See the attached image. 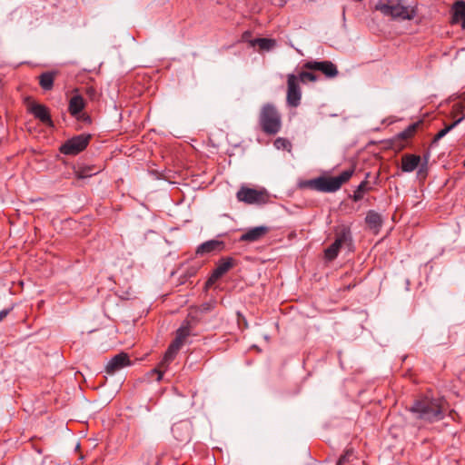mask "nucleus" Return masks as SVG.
<instances>
[{
	"instance_id": "412c9836",
	"label": "nucleus",
	"mask_w": 465,
	"mask_h": 465,
	"mask_svg": "<svg viewBox=\"0 0 465 465\" xmlns=\"http://www.w3.org/2000/svg\"><path fill=\"white\" fill-rule=\"evenodd\" d=\"M463 21L465 22V2L459 0L453 5V21Z\"/></svg>"
},
{
	"instance_id": "0eeeda50",
	"label": "nucleus",
	"mask_w": 465,
	"mask_h": 465,
	"mask_svg": "<svg viewBox=\"0 0 465 465\" xmlns=\"http://www.w3.org/2000/svg\"><path fill=\"white\" fill-rule=\"evenodd\" d=\"M302 90L299 84V78L296 74L287 75V94L286 103L291 107H298L301 104Z\"/></svg>"
},
{
	"instance_id": "4468645a",
	"label": "nucleus",
	"mask_w": 465,
	"mask_h": 465,
	"mask_svg": "<svg viewBox=\"0 0 465 465\" xmlns=\"http://www.w3.org/2000/svg\"><path fill=\"white\" fill-rule=\"evenodd\" d=\"M270 232V228L265 225L256 226L249 229L240 237V242H257L263 238Z\"/></svg>"
},
{
	"instance_id": "9b49d317",
	"label": "nucleus",
	"mask_w": 465,
	"mask_h": 465,
	"mask_svg": "<svg viewBox=\"0 0 465 465\" xmlns=\"http://www.w3.org/2000/svg\"><path fill=\"white\" fill-rule=\"evenodd\" d=\"M130 364L129 355L126 352H120L107 362L105 371L108 374H114Z\"/></svg>"
},
{
	"instance_id": "c756f323",
	"label": "nucleus",
	"mask_w": 465,
	"mask_h": 465,
	"mask_svg": "<svg viewBox=\"0 0 465 465\" xmlns=\"http://www.w3.org/2000/svg\"><path fill=\"white\" fill-rule=\"evenodd\" d=\"M352 457L353 451L351 450H347L345 453L339 459L337 465H346L351 461Z\"/></svg>"
},
{
	"instance_id": "5701e85b",
	"label": "nucleus",
	"mask_w": 465,
	"mask_h": 465,
	"mask_svg": "<svg viewBox=\"0 0 465 465\" xmlns=\"http://www.w3.org/2000/svg\"><path fill=\"white\" fill-rule=\"evenodd\" d=\"M276 45L275 40L269 38H256L251 41V45H258L262 50H270Z\"/></svg>"
},
{
	"instance_id": "6e6552de",
	"label": "nucleus",
	"mask_w": 465,
	"mask_h": 465,
	"mask_svg": "<svg viewBox=\"0 0 465 465\" xmlns=\"http://www.w3.org/2000/svg\"><path fill=\"white\" fill-rule=\"evenodd\" d=\"M181 348L182 347L172 341L167 351H165L163 360L159 363L158 368H155L153 371H151L152 375L156 374L157 381H160L163 379V371L167 369L170 362L173 361Z\"/></svg>"
},
{
	"instance_id": "9d476101",
	"label": "nucleus",
	"mask_w": 465,
	"mask_h": 465,
	"mask_svg": "<svg viewBox=\"0 0 465 465\" xmlns=\"http://www.w3.org/2000/svg\"><path fill=\"white\" fill-rule=\"evenodd\" d=\"M234 265L233 259L231 257H226L221 259L215 269L213 271L211 276L207 280L206 284L211 285L214 283L217 280H219L222 276H223L230 269H232Z\"/></svg>"
},
{
	"instance_id": "7c9ffc66",
	"label": "nucleus",
	"mask_w": 465,
	"mask_h": 465,
	"mask_svg": "<svg viewBox=\"0 0 465 465\" xmlns=\"http://www.w3.org/2000/svg\"><path fill=\"white\" fill-rule=\"evenodd\" d=\"M85 94L91 99L95 100L98 97V93L96 89L93 86H88L85 89Z\"/></svg>"
},
{
	"instance_id": "393cba45",
	"label": "nucleus",
	"mask_w": 465,
	"mask_h": 465,
	"mask_svg": "<svg viewBox=\"0 0 465 465\" xmlns=\"http://www.w3.org/2000/svg\"><path fill=\"white\" fill-rule=\"evenodd\" d=\"M341 249V246L337 244L335 242H333L324 252L325 258L329 261L334 260Z\"/></svg>"
},
{
	"instance_id": "6ab92c4d",
	"label": "nucleus",
	"mask_w": 465,
	"mask_h": 465,
	"mask_svg": "<svg viewBox=\"0 0 465 465\" xmlns=\"http://www.w3.org/2000/svg\"><path fill=\"white\" fill-rule=\"evenodd\" d=\"M365 222L370 227V229L374 231H379V229L381 227L382 220L381 215L376 213L375 211H369L367 213V215L365 217Z\"/></svg>"
},
{
	"instance_id": "c85d7f7f",
	"label": "nucleus",
	"mask_w": 465,
	"mask_h": 465,
	"mask_svg": "<svg viewBox=\"0 0 465 465\" xmlns=\"http://www.w3.org/2000/svg\"><path fill=\"white\" fill-rule=\"evenodd\" d=\"M97 172H94V173H92V169L90 167H84V168H80L78 169L76 172H75V176L78 178V179H84V178H87V177H90L92 176L93 174H95L97 173Z\"/></svg>"
},
{
	"instance_id": "39448f33",
	"label": "nucleus",
	"mask_w": 465,
	"mask_h": 465,
	"mask_svg": "<svg viewBox=\"0 0 465 465\" xmlns=\"http://www.w3.org/2000/svg\"><path fill=\"white\" fill-rule=\"evenodd\" d=\"M239 202L247 204H262L268 201V194L264 190H257L242 186L236 193Z\"/></svg>"
},
{
	"instance_id": "2f4dec72",
	"label": "nucleus",
	"mask_w": 465,
	"mask_h": 465,
	"mask_svg": "<svg viewBox=\"0 0 465 465\" xmlns=\"http://www.w3.org/2000/svg\"><path fill=\"white\" fill-rule=\"evenodd\" d=\"M11 309H5L0 311V322L9 314Z\"/></svg>"
},
{
	"instance_id": "423d86ee",
	"label": "nucleus",
	"mask_w": 465,
	"mask_h": 465,
	"mask_svg": "<svg viewBox=\"0 0 465 465\" xmlns=\"http://www.w3.org/2000/svg\"><path fill=\"white\" fill-rule=\"evenodd\" d=\"M90 134H79L68 139L60 147V152L65 155H76L84 151L89 143Z\"/></svg>"
},
{
	"instance_id": "f8f14e48",
	"label": "nucleus",
	"mask_w": 465,
	"mask_h": 465,
	"mask_svg": "<svg viewBox=\"0 0 465 465\" xmlns=\"http://www.w3.org/2000/svg\"><path fill=\"white\" fill-rule=\"evenodd\" d=\"M28 111L43 124L48 126L54 125L53 121L51 119L50 112L45 105L33 103L29 105Z\"/></svg>"
},
{
	"instance_id": "a878e982",
	"label": "nucleus",
	"mask_w": 465,
	"mask_h": 465,
	"mask_svg": "<svg viewBox=\"0 0 465 465\" xmlns=\"http://www.w3.org/2000/svg\"><path fill=\"white\" fill-rule=\"evenodd\" d=\"M417 126H418V124H412L409 125L405 130H403L402 132H401L398 134V137L402 140H407V139L412 137L416 132Z\"/></svg>"
},
{
	"instance_id": "f3484780",
	"label": "nucleus",
	"mask_w": 465,
	"mask_h": 465,
	"mask_svg": "<svg viewBox=\"0 0 465 465\" xmlns=\"http://www.w3.org/2000/svg\"><path fill=\"white\" fill-rule=\"evenodd\" d=\"M57 72L48 71L39 75V84L45 91H50L54 87V82Z\"/></svg>"
},
{
	"instance_id": "7ed1b4c3",
	"label": "nucleus",
	"mask_w": 465,
	"mask_h": 465,
	"mask_svg": "<svg viewBox=\"0 0 465 465\" xmlns=\"http://www.w3.org/2000/svg\"><path fill=\"white\" fill-rule=\"evenodd\" d=\"M259 123L265 134H276L282 127V117L273 104H266L261 109Z\"/></svg>"
},
{
	"instance_id": "aec40b11",
	"label": "nucleus",
	"mask_w": 465,
	"mask_h": 465,
	"mask_svg": "<svg viewBox=\"0 0 465 465\" xmlns=\"http://www.w3.org/2000/svg\"><path fill=\"white\" fill-rule=\"evenodd\" d=\"M370 177V173H366V176H365V180L362 181L359 185L358 187L356 188V190L353 192V195L351 196L352 200L354 202H359L361 201L363 196H364V193L370 192L371 190V187L369 185V183L367 181V179Z\"/></svg>"
},
{
	"instance_id": "cd10ccee",
	"label": "nucleus",
	"mask_w": 465,
	"mask_h": 465,
	"mask_svg": "<svg viewBox=\"0 0 465 465\" xmlns=\"http://www.w3.org/2000/svg\"><path fill=\"white\" fill-rule=\"evenodd\" d=\"M297 77L299 78V84L301 82L302 83L316 82L318 80V76L316 74H314L313 73L305 72V71L301 72L299 74V75H297Z\"/></svg>"
},
{
	"instance_id": "20e7f679",
	"label": "nucleus",
	"mask_w": 465,
	"mask_h": 465,
	"mask_svg": "<svg viewBox=\"0 0 465 465\" xmlns=\"http://www.w3.org/2000/svg\"><path fill=\"white\" fill-rule=\"evenodd\" d=\"M375 8L382 15L391 16L392 19L411 20L416 15L415 11L404 5L401 0L388 4L379 3Z\"/></svg>"
},
{
	"instance_id": "72a5a7b5",
	"label": "nucleus",
	"mask_w": 465,
	"mask_h": 465,
	"mask_svg": "<svg viewBox=\"0 0 465 465\" xmlns=\"http://www.w3.org/2000/svg\"><path fill=\"white\" fill-rule=\"evenodd\" d=\"M463 165L465 166V159H464V162H463Z\"/></svg>"
},
{
	"instance_id": "473e14b6",
	"label": "nucleus",
	"mask_w": 465,
	"mask_h": 465,
	"mask_svg": "<svg viewBox=\"0 0 465 465\" xmlns=\"http://www.w3.org/2000/svg\"><path fill=\"white\" fill-rule=\"evenodd\" d=\"M203 306H204V308H203L204 310H208L207 305H203Z\"/></svg>"
},
{
	"instance_id": "b1692460",
	"label": "nucleus",
	"mask_w": 465,
	"mask_h": 465,
	"mask_svg": "<svg viewBox=\"0 0 465 465\" xmlns=\"http://www.w3.org/2000/svg\"><path fill=\"white\" fill-rule=\"evenodd\" d=\"M465 116H462L456 121H454L451 124L447 125L445 128L441 129L433 138L432 143H438L441 138H443L450 130H452L456 125H458Z\"/></svg>"
},
{
	"instance_id": "ddd939ff",
	"label": "nucleus",
	"mask_w": 465,
	"mask_h": 465,
	"mask_svg": "<svg viewBox=\"0 0 465 465\" xmlns=\"http://www.w3.org/2000/svg\"><path fill=\"white\" fill-rule=\"evenodd\" d=\"M225 247L223 241L210 240L200 244L196 249V254L200 256L207 255L213 252H222Z\"/></svg>"
},
{
	"instance_id": "dca6fc26",
	"label": "nucleus",
	"mask_w": 465,
	"mask_h": 465,
	"mask_svg": "<svg viewBox=\"0 0 465 465\" xmlns=\"http://www.w3.org/2000/svg\"><path fill=\"white\" fill-rule=\"evenodd\" d=\"M85 103L80 94H74L71 97L68 105V111L71 115L76 117L79 113L84 108Z\"/></svg>"
},
{
	"instance_id": "a211bd4d",
	"label": "nucleus",
	"mask_w": 465,
	"mask_h": 465,
	"mask_svg": "<svg viewBox=\"0 0 465 465\" xmlns=\"http://www.w3.org/2000/svg\"><path fill=\"white\" fill-rule=\"evenodd\" d=\"M334 242L341 247L345 244L351 245V233L350 228L346 226L341 227L336 232V238Z\"/></svg>"
},
{
	"instance_id": "4be33fe9",
	"label": "nucleus",
	"mask_w": 465,
	"mask_h": 465,
	"mask_svg": "<svg viewBox=\"0 0 465 465\" xmlns=\"http://www.w3.org/2000/svg\"><path fill=\"white\" fill-rule=\"evenodd\" d=\"M190 335V328L188 325H182L176 331L175 339L173 341V343L182 347L183 345L184 341Z\"/></svg>"
},
{
	"instance_id": "f03ea898",
	"label": "nucleus",
	"mask_w": 465,
	"mask_h": 465,
	"mask_svg": "<svg viewBox=\"0 0 465 465\" xmlns=\"http://www.w3.org/2000/svg\"><path fill=\"white\" fill-rule=\"evenodd\" d=\"M353 173V169H349L343 171L338 176H320L315 179L305 181L302 183V186L318 192L333 193L338 191L343 183H347L352 176Z\"/></svg>"
},
{
	"instance_id": "f257e3e1",
	"label": "nucleus",
	"mask_w": 465,
	"mask_h": 465,
	"mask_svg": "<svg viewBox=\"0 0 465 465\" xmlns=\"http://www.w3.org/2000/svg\"><path fill=\"white\" fill-rule=\"evenodd\" d=\"M446 408L447 401L443 398L424 397L416 401L411 411L419 419L433 422L444 418Z\"/></svg>"
},
{
	"instance_id": "2eb2a0df",
	"label": "nucleus",
	"mask_w": 465,
	"mask_h": 465,
	"mask_svg": "<svg viewBox=\"0 0 465 465\" xmlns=\"http://www.w3.org/2000/svg\"><path fill=\"white\" fill-rule=\"evenodd\" d=\"M420 157L416 154L406 153L401 156V171L404 173L413 172L420 164Z\"/></svg>"
},
{
	"instance_id": "1a4fd4ad",
	"label": "nucleus",
	"mask_w": 465,
	"mask_h": 465,
	"mask_svg": "<svg viewBox=\"0 0 465 465\" xmlns=\"http://www.w3.org/2000/svg\"><path fill=\"white\" fill-rule=\"evenodd\" d=\"M303 68L320 71L328 78H334L339 74L337 66L331 61H309L303 64Z\"/></svg>"
},
{
	"instance_id": "bb28decb",
	"label": "nucleus",
	"mask_w": 465,
	"mask_h": 465,
	"mask_svg": "<svg viewBox=\"0 0 465 465\" xmlns=\"http://www.w3.org/2000/svg\"><path fill=\"white\" fill-rule=\"evenodd\" d=\"M274 146L278 150H286L288 152L292 150L291 142L288 139L282 137H279L274 141Z\"/></svg>"
}]
</instances>
